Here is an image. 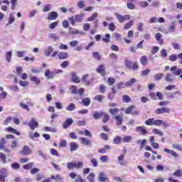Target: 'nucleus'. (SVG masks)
Instances as JSON below:
<instances>
[{
	"label": "nucleus",
	"instance_id": "obj_20",
	"mask_svg": "<svg viewBox=\"0 0 182 182\" xmlns=\"http://www.w3.org/2000/svg\"><path fill=\"white\" fill-rule=\"evenodd\" d=\"M174 77H175L173 76V75H171L170 73H167L165 75V80H166V82H174V80H176V79Z\"/></svg>",
	"mask_w": 182,
	"mask_h": 182
},
{
	"label": "nucleus",
	"instance_id": "obj_12",
	"mask_svg": "<svg viewBox=\"0 0 182 182\" xmlns=\"http://www.w3.org/2000/svg\"><path fill=\"white\" fill-rule=\"evenodd\" d=\"M135 131L137 133H141L143 136H146V134H147V129L143 126L136 127Z\"/></svg>",
	"mask_w": 182,
	"mask_h": 182
},
{
	"label": "nucleus",
	"instance_id": "obj_32",
	"mask_svg": "<svg viewBox=\"0 0 182 182\" xmlns=\"http://www.w3.org/2000/svg\"><path fill=\"white\" fill-rule=\"evenodd\" d=\"M102 116H103V118H102L103 123H106V122H109V120L110 119V115L106 112H103Z\"/></svg>",
	"mask_w": 182,
	"mask_h": 182
},
{
	"label": "nucleus",
	"instance_id": "obj_47",
	"mask_svg": "<svg viewBox=\"0 0 182 182\" xmlns=\"http://www.w3.org/2000/svg\"><path fill=\"white\" fill-rule=\"evenodd\" d=\"M91 164L92 167H97V166H99V162L97 159L93 158L91 159Z\"/></svg>",
	"mask_w": 182,
	"mask_h": 182
},
{
	"label": "nucleus",
	"instance_id": "obj_44",
	"mask_svg": "<svg viewBox=\"0 0 182 182\" xmlns=\"http://www.w3.org/2000/svg\"><path fill=\"white\" fill-rule=\"evenodd\" d=\"M9 90H13V92H19V87L18 85H10L9 86Z\"/></svg>",
	"mask_w": 182,
	"mask_h": 182
},
{
	"label": "nucleus",
	"instance_id": "obj_41",
	"mask_svg": "<svg viewBox=\"0 0 182 182\" xmlns=\"http://www.w3.org/2000/svg\"><path fill=\"white\" fill-rule=\"evenodd\" d=\"M177 94H178V91L173 92H168L167 94V97L168 99H174V96H176V95Z\"/></svg>",
	"mask_w": 182,
	"mask_h": 182
},
{
	"label": "nucleus",
	"instance_id": "obj_57",
	"mask_svg": "<svg viewBox=\"0 0 182 182\" xmlns=\"http://www.w3.org/2000/svg\"><path fill=\"white\" fill-rule=\"evenodd\" d=\"M0 159L4 164L6 163V155H5V154L0 152Z\"/></svg>",
	"mask_w": 182,
	"mask_h": 182
},
{
	"label": "nucleus",
	"instance_id": "obj_37",
	"mask_svg": "<svg viewBox=\"0 0 182 182\" xmlns=\"http://www.w3.org/2000/svg\"><path fill=\"white\" fill-rule=\"evenodd\" d=\"M48 37L50 39H53V41H59V36H58V35H56V33H51L48 35Z\"/></svg>",
	"mask_w": 182,
	"mask_h": 182
},
{
	"label": "nucleus",
	"instance_id": "obj_17",
	"mask_svg": "<svg viewBox=\"0 0 182 182\" xmlns=\"http://www.w3.org/2000/svg\"><path fill=\"white\" fill-rule=\"evenodd\" d=\"M82 82H84V85L89 86L90 85V80H89V75L86 74L82 77Z\"/></svg>",
	"mask_w": 182,
	"mask_h": 182
},
{
	"label": "nucleus",
	"instance_id": "obj_53",
	"mask_svg": "<svg viewBox=\"0 0 182 182\" xmlns=\"http://www.w3.org/2000/svg\"><path fill=\"white\" fill-rule=\"evenodd\" d=\"M50 154H52V156H56L57 157H59V152L53 148L50 149Z\"/></svg>",
	"mask_w": 182,
	"mask_h": 182
},
{
	"label": "nucleus",
	"instance_id": "obj_25",
	"mask_svg": "<svg viewBox=\"0 0 182 182\" xmlns=\"http://www.w3.org/2000/svg\"><path fill=\"white\" fill-rule=\"evenodd\" d=\"M53 52V48L52 46H48L46 50H45V55L47 56V58H49L50 56V53Z\"/></svg>",
	"mask_w": 182,
	"mask_h": 182
},
{
	"label": "nucleus",
	"instance_id": "obj_13",
	"mask_svg": "<svg viewBox=\"0 0 182 182\" xmlns=\"http://www.w3.org/2000/svg\"><path fill=\"white\" fill-rule=\"evenodd\" d=\"M58 18V13L56 11H51L48 16V21H55Z\"/></svg>",
	"mask_w": 182,
	"mask_h": 182
},
{
	"label": "nucleus",
	"instance_id": "obj_64",
	"mask_svg": "<svg viewBox=\"0 0 182 182\" xmlns=\"http://www.w3.org/2000/svg\"><path fill=\"white\" fill-rule=\"evenodd\" d=\"M76 182H86V181L83 180L82 176L80 175L77 176L75 178Z\"/></svg>",
	"mask_w": 182,
	"mask_h": 182
},
{
	"label": "nucleus",
	"instance_id": "obj_22",
	"mask_svg": "<svg viewBox=\"0 0 182 182\" xmlns=\"http://www.w3.org/2000/svg\"><path fill=\"white\" fill-rule=\"evenodd\" d=\"M69 58V55L68 53L61 52L58 53V59L63 60L64 59H68Z\"/></svg>",
	"mask_w": 182,
	"mask_h": 182
},
{
	"label": "nucleus",
	"instance_id": "obj_56",
	"mask_svg": "<svg viewBox=\"0 0 182 182\" xmlns=\"http://www.w3.org/2000/svg\"><path fill=\"white\" fill-rule=\"evenodd\" d=\"M77 45H79V41H73L70 42V46H71L72 48H76Z\"/></svg>",
	"mask_w": 182,
	"mask_h": 182
},
{
	"label": "nucleus",
	"instance_id": "obj_50",
	"mask_svg": "<svg viewBox=\"0 0 182 182\" xmlns=\"http://www.w3.org/2000/svg\"><path fill=\"white\" fill-rule=\"evenodd\" d=\"M77 5L78 8H80V9H83V8H85V1H78Z\"/></svg>",
	"mask_w": 182,
	"mask_h": 182
},
{
	"label": "nucleus",
	"instance_id": "obj_23",
	"mask_svg": "<svg viewBox=\"0 0 182 182\" xmlns=\"http://www.w3.org/2000/svg\"><path fill=\"white\" fill-rule=\"evenodd\" d=\"M98 180L100 182H105L107 180V177H106V173L105 172H101L99 175Z\"/></svg>",
	"mask_w": 182,
	"mask_h": 182
},
{
	"label": "nucleus",
	"instance_id": "obj_10",
	"mask_svg": "<svg viewBox=\"0 0 182 182\" xmlns=\"http://www.w3.org/2000/svg\"><path fill=\"white\" fill-rule=\"evenodd\" d=\"M31 130H35L37 127H39V124L38 122L35 121V118H32L30 122L28 123Z\"/></svg>",
	"mask_w": 182,
	"mask_h": 182
},
{
	"label": "nucleus",
	"instance_id": "obj_1",
	"mask_svg": "<svg viewBox=\"0 0 182 182\" xmlns=\"http://www.w3.org/2000/svg\"><path fill=\"white\" fill-rule=\"evenodd\" d=\"M114 15L120 23H123L124 21H130L129 15L123 16L122 14H119V13H115Z\"/></svg>",
	"mask_w": 182,
	"mask_h": 182
},
{
	"label": "nucleus",
	"instance_id": "obj_42",
	"mask_svg": "<svg viewBox=\"0 0 182 182\" xmlns=\"http://www.w3.org/2000/svg\"><path fill=\"white\" fill-rule=\"evenodd\" d=\"M134 22H133V20H131L129 23H127L124 25V29H130V27L133 26Z\"/></svg>",
	"mask_w": 182,
	"mask_h": 182
},
{
	"label": "nucleus",
	"instance_id": "obj_51",
	"mask_svg": "<svg viewBox=\"0 0 182 182\" xmlns=\"http://www.w3.org/2000/svg\"><path fill=\"white\" fill-rule=\"evenodd\" d=\"M171 149H174L175 150H178L179 151H181V146L179 144H173Z\"/></svg>",
	"mask_w": 182,
	"mask_h": 182
},
{
	"label": "nucleus",
	"instance_id": "obj_58",
	"mask_svg": "<svg viewBox=\"0 0 182 182\" xmlns=\"http://www.w3.org/2000/svg\"><path fill=\"white\" fill-rule=\"evenodd\" d=\"M102 41L105 42V43H109V42H110V34H106L105 38H102Z\"/></svg>",
	"mask_w": 182,
	"mask_h": 182
},
{
	"label": "nucleus",
	"instance_id": "obj_29",
	"mask_svg": "<svg viewBox=\"0 0 182 182\" xmlns=\"http://www.w3.org/2000/svg\"><path fill=\"white\" fill-rule=\"evenodd\" d=\"M7 132H9L10 133H14V134H16V136H19L21 134L20 132L16 131V129L11 127L7 128Z\"/></svg>",
	"mask_w": 182,
	"mask_h": 182
},
{
	"label": "nucleus",
	"instance_id": "obj_34",
	"mask_svg": "<svg viewBox=\"0 0 182 182\" xmlns=\"http://www.w3.org/2000/svg\"><path fill=\"white\" fill-rule=\"evenodd\" d=\"M12 59V50L6 52V60L7 62H11Z\"/></svg>",
	"mask_w": 182,
	"mask_h": 182
},
{
	"label": "nucleus",
	"instance_id": "obj_14",
	"mask_svg": "<svg viewBox=\"0 0 182 182\" xmlns=\"http://www.w3.org/2000/svg\"><path fill=\"white\" fill-rule=\"evenodd\" d=\"M164 151L165 153H168V154H171V156H173V157H174L175 159H177V157H178V154H177V152L173 151V150H170L167 148H165L164 149Z\"/></svg>",
	"mask_w": 182,
	"mask_h": 182
},
{
	"label": "nucleus",
	"instance_id": "obj_19",
	"mask_svg": "<svg viewBox=\"0 0 182 182\" xmlns=\"http://www.w3.org/2000/svg\"><path fill=\"white\" fill-rule=\"evenodd\" d=\"M97 72L98 73H100V75H102V76H105V75H106V70H105V65H100L97 68Z\"/></svg>",
	"mask_w": 182,
	"mask_h": 182
},
{
	"label": "nucleus",
	"instance_id": "obj_39",
	"mask_svg": "<svg viewBox=\"0 0 182 182\" xmlns=\"http://www.w3.org/2000/svg\"><path fill=\"white\" fill-rule=\"evenodd\" d=\"M141 63L143 65V66H146L147 65V56L143 55L141 58Z\"/></svg>",
	"mask_w": 182,
	"mask_h": 182
},
{
	"label": "nucleus",
	"instance_id": "obj_24",
	"mask_svg": "<svg viewBox=\"0 0 182 182\" xmlns=\"http://www.w3.org/2000/svg\"><path fill=\"white\" fill-rule=\"evenodd\" d=\"M72 80L74 83H80V77L76 75V73H72Z\"/></svg>",
	"mask_w": 182,
	"mask_h": 182
},
{
	"label": "nucleus",
	"instance_id": "obj_36",
	"mask_svg": "<svg viewBox=\"0 0 182 182\" xmlns=\"http://www.w3.org/2000/svg\"><path fill=\"white\" fill-rule=\"evenodd\" d=\"M125 62V66L126 68H127L128 69H129V70H132V67L133 65V63H132L130 60L125 59L124 60Z\"/></svg>",
	"mask_w": 182,
	"mask_h": 182
},
{
	"label": "nucleus",
	"instance_id": "obj_4",
	"mask_svg": "<svg viewBox=\"0 0 182 182\" xmlns=\"http://www.w3.org/2000/svg\"><path fill=\"white\" fill-rule=\"evenodd\" d=\"M6 144V139L3 137L0 139V150H4V151H6V153H11V150L8 149L5 146Z\"/></svg>",
	"mask_w": 182,
	"mask_h": 182
},
{
	"label": "nucleus",
	"instance_id": "obj_26",
	"mask_svg": "<svg viewBox=\"0 0 182 182\" xmlns=\"http://www.w3.org/2000/svg\"><path fill=\"white\" fill-rule=\"evenodd\" d=\"M102 116H103V112H97V111H95L94 113H93V119H95L96 120L100 119V117H102Z\"/></svg>",
	"mask_w": 182,
	"mask_h": 182
},
{
	"label": "nucleus",
	"instance_id": "obj_31",
	"mask_svg": "<svg viewBox=\"0 0 182 182\" xmlns=\"http://www.w3.org/2000/svg\"><path fill=\"white\" fill-rule=\"evenodd\" d=\"M67 168L68 170H72L73 168H76V163L75 162H68L67 163Z\"/></svg>",
	"mask_w": 182,
	"mask_h": 182
},
{
	"label": "nucleus",
	"instance_id": "obj_11",
	"mask_svg": "<svg viewBox=\"0 0 182 182\" xmlns=\"http://www.w3.org/2000/svg\"><path fill=\"white\" fill-rule=\"evenodd\" d=\"M73 124V119L72 118H67L65 122L63 124V129H68V127H70Z\"/></svg>",
	"mask_w": 182,
	"mask_h": 182
},
{
	"label": "nucleus",
	"instance_id": "obj_40",
	"mask_svg": "<svg viewBox=\"0 0 182 182\" xmlns=\"http://www.w3.org/2000/svg\"><path fill=\"white\" fill-rule=\"evenodd\" d=\"M145 124H146V126H153V125H154V118H151V119H149L148 120H146L145 122Z\"/></svg>",
	"mask_w": 182,
	"mask_h": 182
},
{
	"label": "nucleus",
	"instance_id": "obj_9",
	"mask_svg": "<svg viewBox=\"0 0 182 182\" xmlns=\"http://www.w3.org/2000/svg\"><path fill=\"white\" fill-rule=\"evenodd\" d=\"M44 75L47 79H53L55 77V71H50L49 69L45 70Z\"/></svg>",
	"mask_w": 182,
	"mask_h": 182
},
{
	"label": "nucleus",
	"instance_id": "obj_49",
	"mask_svg": "<svg viewBox=\"0 0 182 182\" xmlns=\"http://www.w3.org/2000/svg\"><path fill=\"white\" fill-rule=\"evenodd\" d=\"M123 160H124V155L121 154L118 156V163L121 165L123 166Z\"/></svg>",
	"mask_w": 182,
	"mask_h": 182
},
{
	"label": "nucleus",
	"instance_id": "obj_28",
	"mask_svg": "<svg viewBox=\"0 0 182 182\" xmlns=\"http://www.w3.org/2000/svg\"><path fill=\"white\" fill-rule=\"evenodd\" d=\"M135 82H136V79L135 78H132V79H130V80L127 81L125 83V86L127 87H132V86H133V85H134Z\"/></svg>",
	"mask_w": 182,
	"mask_h": 182
},
{
	"label": "nucleus",
	"instance_id": "obj_27",
	"mask_svg": "<svg viewBox=\"0 0 182 182\" xmlns=\"http://www.w3.org/2000/svg\"><path fill=\"white\" fill-rule=\"evenodd\" d=\"M84 16H85V14H83V13H81L80 14L75 15V22H78V23L82 22V18L84 17Z\"/></svg>",
	"mask_w": 182,
	"mask_h": 182
},
{
	"label": "nucleus",
	"instance_id": "obj_15",
	"mask_svg": "<svg viewBox=\"0 0 182 182\" xmlns=\"http://www.w3.org/2000/svg\"><path fill=\"white\" fill-rule=\"evenodd\" d=\"M80 140L81 141L82 144H84V146H90L92 144V141L85 137H81L80 138Z\"/></svg>",
	"mask_w": 182,
	"mask_h": 182
},
{
	"label": "nucleus",
	"instance_id": "obj_30",
	"mask_svg": "<svg viewBox=\"0 0 182 182\" xmlns=\"http://www.w3.org/2000/svg\"><path fill=\"white\" fill-rule=\"evenodd\" d=\"M75 109H76V105H75L74 103H70L66 107V110H68V112H73Z\"/></svg>",
	"mask_w": 182,
	"mask_h": 182
},
{
	"label": "nucleus",
	"instance_id": "obj_2",
	"mask_svg": "<svg viewBox=\"0 0 182 182\" xmlns=\"http://www.w3.org/2000/svg\"><path fill=\"white\" fill-rule=\"evenodd\" d=\"M171 72H173V75L175 76H179V79H182V68H178L177 66H172L171 68Z\"/></svg>",
	"mask_w": 182,
	"mask_h": 182
},
{
	"label": "nucleus",
	"instance_id": "obj_59",
	"mask_svg": "<svg viewBox=\"0 0 182 182\" xmlns=\"http://www.w3.org/2000/svg\"><path fill=\"white\" fill-rule=\"evenodd\" d=\"M45 130L46 132H51L52 133H56V128H52L49 127H46Z\"/></svg>",
	"mask_w": 182,
	"mask_h": 182
},
{
	"label": "nucleus",
	"instance_id": "obj_48",
	"mask_svg": "<svg viewBox=\"0 0 182 182\" xmlns=\"http://www.w3.org/2000/svg\"><path fill=\"white\" fill-rule=\"evenodd\" d=\"M132 99L130 98V96L127 95H124L123 96V102H124V103H129V102H131Z\"/></svg>",
	"mask_w": 182,
	"mask_h": 182
},
{
	"label": "nucleus",
	"instance_id": "obj_43",
	"mask_svg": "<svg viewBox=\"0 0 182 182\" xmlns=\"http://www.w3.org/2000/svg\"><path fill=\"white\" fill-rule=\"evenodd\" d=\"M173 176H175L176 177H182V170L181 169L176 170L173 172Z\"/></svg>",
	"mask_w": 182,
	"mask_h": 182
},
{
	"label": "nucleus",
	"instance_id": "obj_33",
	"mask_svg": "<svg viewBox=\"0 0 182 182\" xmlns=\"http://www.w3.org/2000/svg\"><path fill=\"white\" fill-rule=\"evenodd\" d=\"M163 77H164V73H159L154 75V78L157 82H159V80H161V79H163Z\"/></svg>",
	"mask_w": 182,
	"mask_h": 182
},
{
	"label": "nucleus",
	"instance_id": "obj_63",
	"mask_svg": "<svg viewBox=\"0 0 182 182\" xmlns=\"http://www.w3.org/2000/svg\"><path fill=\"white\" fill-rule=\"evenodd\" d=\"M59 22L58 21H55L52 23L50 24V29H55L56 26H58Z\"/></svg>",
	"mask_w": 182,
	"mask_h": 182
},
{
	"label": "nucleus",
	"instance_id": "obj_21",
	"mask_svg": "<svg viewBox=\"0 0 182 182\" xmlns=\"http://www.w3.org/2000/svg\"><path fill=\"white\" fill-rule=\"evenodd\" d=\"M79 149V144H76V142H71L70 145V151H76Z\"/></svg>",
	"mask_w": 182,
	"mask_h": 182
},
{
	"label": "nucleus",
	"instance_id": "obj_61",
	"mask_svg": "<svg viewBox=\"0 0 182 182\" xmlns=\"http://www.w3.org/2000/svg\"><path fill=\"white\" fill-rule=\"evenodd\" d=\"M11 167L14 170H18V168H19L20 166L18 163H14V164H11Z\"/></svg>",
	"mask_w": 182,
	"mask_h": 182
},
{
	"label": "nucleus",
	"instance_id": "obj_7",
	"mask_svg": "<svg viewBox=\"0 0 182 182\" xmlns=\"http://www.w3.org/2000/svg\"><path fill=\"white\" fill-rule=\"evenodd\" d=\"M176 28H177V23L176 21H172L165 33H173V32L176 31Z\"/></svg>",
	"mask_w": 182,
	"mask_h": 182
},
{
	"label": "nucleus",
	"instance_id": "obj_18",
	"mask_svg": "<svg viewBox=\"0 0 182 182\" xmlns=\"http://www.w3.org/2000/svg\"><path fill=\"white\" fill-rule=\"evenodd\" d=\"M114 119H115L117 126H122V124H123V117L120 115H117L114 117Z\"/></svg>",
	"mask_w": 182,
	"mask_h": 182
},
{
	"label": "nucleus",
	"instance_id": "obj_3",
	"mask_svg": "<svg viewBox=\"0 0 182 182\" xmlns=\"http://www.w3.org/2000/svg\"><path fill=\"white\" fill-rule=\"evenodd\" d=\"M126 114H132L133 116H137L139 111L134 110V106L132 105L125 109Z\"/></svg>",
	"mask_w": 182,
	"mask_h": 182
},
{
	"label": "nucleus",
	"instance_id": "obj_6",
	"mask_svg": "<svg viewBox=\"0 0 182 182\" xmlns=\"http://www.w3.org/2000/svg\"><path fill=\"white\" fill-rule=\"evenodd\" d=\"M156 114H163L164 113H170V108L168 107H161V108H158L155 111Z\"/></svg>",
	"mask_w": 182,
	"mask_h": 182
},
{
	"label": "nucleus",
	"instance_id": "obj_45",
	"mask_svg": "<svg viewBox=\"0 0 182 182\" xmlns=\"http://www.w3.org/2000/svg\"><path fill=\"white\" fill-rule=\"evenodd\" d=\"M132 136L125 135L123 138L124 143H130L132 141Z\"/></svg>",
	"mask_w": 182,
	"mask_h": 182
},
{
	"label": "nucleus",
	"instance_id": "obj_52",
	"mask_svg": "<svg viewBox=\"0 0 182 182\" xmlns=\"http://www.w3.org/2000/svg\"><path fill=\"white\" fill-rule=\"evenodd\" d=\"M68 21L70 22V23L73 26H75V25H76V19L74 16L70 17L68 18Z\"/></svg>",
	"mask_w": 182,
	"mask_h": 182
},
{
	"label": "nucleus",
	"instance_id": "obj_54",
	"mask_svg": "<svg viewBox=\"0 0 182 182\" xmlns=\"http://www.w3.org/2000/svg\"><path fill=\"white\" fill-rule=\"evenodd\" d=\"M164 123V121L161 119H156L154 121V126H161V124Z\"/></svg>",
	"mask_w": 182,
	"mask_h": 182
},
{
	"label": "nucleus",
	"instance_id": "obj_62",
	"mask_svg": "<svg viewBox=\"0 0 182 182\" xmlns=\"http://www.w3.org/2000/svg\"><path fill=\"white\" fill-rule=\"evenodd\" d=\"M50 11V4H46L43 9V12H49Z\"/></svg>",
	"mask_w": 182,
	"mask_h": 182
},
{
	"label": "nucleus",
	"instance_id": "obj_46",
	"mask_svg": "<svg viewBox=\"0 0 182 182\" xmlns=\"http://www.w3.org/2000/svg\"><path fill=\"white\" fill-rule=\"evenodd\" d=\"M14 22H15V17H14V14L11 13L9 18V23L6 25H11V23H14Z\"/></svg>",
	"mask_w": 182,
	"mask_h": 182
},
{
	"label": "nucleus",
	"instance_id": "obj_8",
	"mask_svg": "<svg viewBox=\"0 0 182 182\" xmlns=\"http://www.w3.org/2000/svg\"><path fill=\"white\" fill-rule=\"evenodd\" d=\"M8 176V170L2 168L0 170V182H5V178Z\"/></svg>",
	"mask_w": 182,
	"mask_h": 182
},
{
	"label": "nucleus",
	"instance_id": "obj_55",
	"mask_svg": "<svg viewBox=\"0 0 182 182\" xmlns=\"http://www.w3.org/2000/svg\"><path fill=\"white\" fill-rule=\"evenodd\" d=\"M33 166V163H28L27 164L23 165V168H25L26 170H31V168H32Z\"/></svg>",
	"mask_w": 182,
	"mask_h": 182
},
{
	"label": "nucleus",
	"instance_id": "obj_38",
	"mask_svg": "<svg viewBox=\"0 0 182 182\" xmlns=\"http://www.w3.org/2000/svg\"><path fill=\"white\" fill-rule=\"evenodd\" d=\"M104 99H105V96L102 95H97L94 97V100H97V102H103Z\"/></svg>",
	"mask_w": 182,
	"mask_h": 182
},
{
	"label": "nucleus",
	"instance_id": "obj_16",
	"mask_svg": "<svg viewBox=\"0 0 182 182\" xmlns=\"http://www.w3.org/2000/svg\"><path fill=\"white\" fill-rule=\"evenodd\" d=\"M69 31H70V33L71 35H77V33L80 34V35H85L83 33V32L79 31V30H76L75 28H73L72 27H70L69 28Z\"/></svg>",
	"mask_w": 182,
	"mask_h": 182
},
{
	"label": "nucleus",
	"instance_id": "obj_60",
	"mask_svg": "<svg viewBox=\"0 0 182 182\" xmlns=\"http://www.w3.org/2000/svg\"><path fill=\"white\" fill-rule=\"evenodd\" d=\"M26 53V51H21L18 50L16 52V55L18 58H23V55Z\"/></svg>",
	"mask_w": 182,
	"mask_h": 182
},
{
	"label": "nucleus",
	"instance_id": "obj_5",
	"mask_svg": "<svg viewBox=\"0 0 182 182\" xmlns=\"http://www.w3.org/2000/svg\"><path fill=\"white\" fill-rule=\"evenodd\" d=\"M20 154H23V156H29V154H32V150H31L29 146L25 145L20 151Z\"/></svg>",
	"mask_w": 182,
	"mask_h": 182
},
{
	"label": "nucleus",
	"instance_id": "obj_35",
	"mask_svg": "<svg viewBox=\"0 0 182 182\" xmlns=\"http://www.w3.org/2000/svg\"><path fill=\"white\" fill-rule=\"evenodd\" d=\"M82 105H84V106H90V98L86 97L82 100L81 102Z\"/></svg>",
	"mask_w": 182,
	"mask_h": 182
}]
</instances>
